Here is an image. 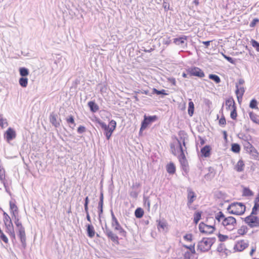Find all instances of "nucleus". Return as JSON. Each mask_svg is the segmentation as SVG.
<instances>
[{
    "label": "nucleus",
    "mask_w": 259,
    "mask_h": 259,
    "mask_svg": "<svg viewBox=\"0 0 259 259\" xmlns=\"http://www.w3.org/2000/svg\"><path fill=\"white\" fill-rule=\"evenodd\" d=\"M209 78L212 79L217 83H219L221 82L220 78L219 76L215 74H209Z\"/></svg>",
    "instance_id": "38"
},
{
    "label": "nucleus",
    "mask_w": 259,
    "mask_h": 259,
    "mask_svg": "<svg viewBox=\"0 0 259 259\" xmlns=\"http://www.w3.org/2000/svg\"><path fill=\"white\" fill-rule=\"evenodd\" d=\"M231 150L233 152L235 153H238L240 151V145L238 144H233L231 147Z\"/></svg>",
    "instance_id": "39"
},
{
    "label": "nucleus",
    "mask_w": 259,
    "mask_h": 259,
    "mask_svg": "<svg viewBox=\"0 0 259 259\" xmlns=\"http://www.w3.org/2000/svg\"><path fill=\"white\" fill-rule=\"evenodd\" d=\"M235 87L236 89L235 91L236 95H244L245 90L243 86H240L239 84H235Z\"/></svg>",
    "instance_id": "29"
},
{
    "label": "nucleus",
    "mask_w": 259,
    "mask_h": 259,
    "mask_svg": "<svg viewBox=\"0 0 259 259\" xmlns=\"http://www.w3.org/2000/svg\"><path fill=\"white\" fill-rule=\"evenodd\" d=\"M171 42V40L170 39H169V37H168L167 38H163V40H162V43L163 44H164V45H168L170 44Z\"/></svg>",
    "instance_id": "60"
},
{
    "label": "nucleus",
    "mask_w": 259,
    "mask_h": 259,
    "mask_svg": "<svg viewBox=\"0 0 259 259\" xmlns=\"http://www.w3.org/2000/svg\"><path fill=\"white\" fill-rule=\"evenodd\" d=\"M0 239L6 243L8 242V239L4 233H2V234H1Z\"/></svg>",
    "instance_id": "55"
},
{
    "label": "nucleus",
    "mask_w": 259,
    "mask_h": 259,
    "mask_svg": "<svg viewBox=\"0 0 259 259\" xmlns=\"http://www.w3.org/2000/svg\"><path fill=\"white\" fill-rule=\"evenodd\" d=\"M259 19L258 18H254L253 19V20L250 22L249 24V26L250 27H254L256 24L258 22Z\"/></svg>",
    "instance_id": "56"
},
{
    "label": "nucleus",
    "mask_w": 259,
    "mask_h": 259,
    "mask_svg": "<svg viewBox=\"0 0 259 259\" xmlns=\"http://www.w3.org/2000/svg\"><path fill=\"white\" fill-rule=\"evenodd\" d=\"M226 119L224 116H222L219 120V124L221 125L224 126L226 124Z\"/></svg>",
    "instance_id": "58"
},
{
    "label": "nucleus",
    "mask_w": 259,
    "mask_h": 259,
    "mask_svg": "<svg viewBox=\"0 0 259 259\" xmlns=\"http://www.w3.org/2000/svg\"><path fill=\"white\" fill-rule=\"evenodd\" d=\"M19 83L22 87L26 88L28 84V78L22 77L19 79Z\"/></svg>",
    "instance_id": "34"
},
{
    "label": "nucleus",
    "mask_w": 259,
    "mask_h": 259,
    "mask_svg": "<svg viewBox=\"0 0 259 259\" xmlns=\"http://www.w3.org/2000/svg\"><path fill=\"white\" fill-rule=\"evenodd\" d=\"M143 199L145 206L147 207V209L149 210L150 208V201L149 197L144 196Z\"/></svg>",
    "instance_id": "44"
},
{
    "label": "nucleus",
    "mask_w": 259,
    "mask_h": 259,
    "mask_svg": "<svg viewBox=\"0 0 259 259\" xmlns=\"http://www.w3.org/2000/svg\"><path fill=\"white\" fill-rule=\"evenodd\" d=\"M162 6L165 11H167L169 9V4L166 2L167 0H163Z\"/></svg>",
    "instance_id": "54"
},
{
    "label": "nucleus",
    "mask_w": 259,
    "mask_h": 259,
    "mask_svg": "<svg viewBox=\"0 0 259 259\" xmlns=\"http://www.w3.org/2000/svg\"><path fill=\"white\" fill-rule=\"evenodd\" d=\"M5 225L6 227V232L9 234L12 241L15 240L16 236L12 222L6 223Z\"/></svg>",
    "instance_id": "14"
},
{
    "label": "nucleus",
    "mask_w": 259,
    "mask_h": 259,
    "mask_svg": "<svg viewBox=\"0 0 259 259\" xmlns=\"http://www.w3.org/2000/svg\"><path fill=\"white\" fill-rule=\"evenodd\" d=\"M250 43L252 46L256 50V51L259 52V42L254 39H251Z\"/></svg>",
    "instance_id": "42"
},
{
    "label": "nucleus",
    "mask_w": 259,
    "mask_h": 259,
    "mask_svg": "<svg viewBox=\"0 0 259 259\" xmlns=\"http://www.w3.org/2000/svg\"><path fill=\"white\" fill-rule=\"evenodd\" d=\"M88 106L91 111L96 112L99 110L98 106L94 102L90 101L88 102Z\"/></svg>",
    "instance_id": "27"
},
{
    "label": "nucleus",
    "mask_w": 259,
    "mask_h": 259,
    "mask_svg": "<svg viewBox=\"0 0 259 259\" xmlns=\"http://www.w3.org/2000/svg\"><path fill=\"white\" fill-rule=\"evenodd\" d=\"M187 73L190 76L202 78L205 76L203 71L198 67H192L186 69Z\"/></svg>",
    "instance_id": "10"
},
{
    "label": "nucleus",
    "mask_w": 259,
    "mask_h": 259,
    "mask_svg": "<svg viewBox=\"0 0 259 259\" xmlns=\"http://www.w3.org/2000/svg\"><path fill=\"white\" fill-rule=\"evenodd\" d=\"M201 212H196L194 215V222L195 224H197L199 221L201 219Z\"/></svg>",
    "instance_id": "41"
},
{
    "label": "nucleus",
    "mask_w": 259,
    "mask_h": 259,
    "mask_svg": "<svg viewBox=\"0 0 259 259\" xmlns=\"http://www.w3.org/2000/svg\"><path fill=\"white\" fill-rule=\"evenodd\" d=\"M224 57L228 62H229L231 64H235V60L233 58H231L230 57L227 56V55H224Z\"/></svg>",
    "instance_id": "52"
},
{
    "label": "nucleus",
    "mask_w": 259,
    "mask_h": 259,
    "mask_svg": "<svg viewBox=\"0 0 259 259\" xmlns=\"http://www.w3.org/2000/svg\"><path fill=\"white\" fill-rule=\"evenodd\" d=\"M19 73L22 77H25L29 74V70L25 67L19 68Z\"/></svg>",
    "instance_id": "32"
},
{
    "label": "nucleus",
    "mask_w": 259,
    "mask_h": 259,
    "mask_svg": "<svg viewBox=\"0 0 259 259\" xmlns=\"http://www.w3.org/2000/svg\"><path fill=\"white\" fill-rule=\"evenodd\" d=\"M227 210L231 214L242 215L245 211L246 207L243 203L235 202L231 203L228 206Z\"/></svg>",
    "instance_id": "5"
},
{
    "label": "nucleus",
    "mask_w": 259,
    "mask_h": 259,
    "mask_svg": "<svg viewBox=\"0 0 259 259\" xmlns=\"http://www.w3.org/2000/svg\"><path fill=\"white\" fill-rule=\"evenodd\" d=\"M138 185H133L130 192V195L131 197L136 198L138 197L139 191L138 190Z\"/></svg>",
    "instance_id": "20"
},
{
    "label": "nucleus",
    "mask_w": 259,
    "mask_h": 259,
    "mask_svg": "<svg viewBox=\"0 0 259 259\" xmlns=\"http://www.w3.org/2000/svg\"><path fill=\"white\" fill-rule=\"evenodd\" d=\"M257 101L255 99L251 100L249 104V107L252 109H257Z\"/></svg>",
    "instance_id": "46"
},
{
    "label": "nucleus",
    "mask_w": 259,
    "mask_h": 259,
    "mask_svg": "<svg viewBox=\"0 0 259 259\" xmlns=\"http://www.w3.org/2000/svg\"><path fill=\"white\" fill-rule=\"evenodd\" d=\"M218 222H221L225 228L229 231L233 230L236 226V219L233 217H225L222 211H219L215 217Z\"/></svg>",
    "instance_id": "2"
},
{
    "label": "nucleus",
    "mask_w": 259,
    "mask_h": 259,
    "mask_svg": "<svg viewBox=\"0 0 259 259\" xmlns=\"http://www.w3.org/2000/svg\"><path fill=\"white\" fill-rule=\"evenodd\" d=\"M13 219L14 221V223L18 228V236L20 238L22 246L23 248H25L26 246V243L25 229L22 226L21 222L19 221L18 214L14 215Z\"/></svg>",
    "instance_id": "3"
},
{
    "label": "nucleus",
    "mask_w": 259,
    "mask_h": 259,
    "mask_svg": "<svg viewBox=\"0 0 259 259\" xmlns=\"http://www.w3.org/2000/svg\"><path fill=\"white\" fill-rule=\"evenodd\" d=\"M158 222V225L157 228L158 230H160V229H162L163 230H164L165 229H166L167 228V223L166 221L162 219L161 220L157 221Z\"/></svg>",
    "instance_id": "24"
},
{
    "label": "nucleus",
    "mask_w": 259,
    "mask_h": 259,
    "mask_svg": "<svg viewBox=\"0 0 259 259\" xmlns=\"http://www.w3.org/2000/svg\"><path fill=\"white\" fill-rule=\"evenodd\" d=\"M57 117L56 114L52 113L50 116V121L55 127H58L60 126V122L57 121Z\"/></svg>",
    "instance_id": "19"
},
{
    "label": "nucleus",
    "mask_w": 259,
    "mask_h": 259,
    "mask_svg": "<svg viewBox=\"0 0 259 259\" xmlns=\"http://www.w3.org/2000/svg\"><path fill=\"white\" fill-rule=\"evenodd\" d=\"M6 138L8 140H12L14 139L16 137L15 132L11 127L9 128L7 131L6 133Z\"/></svg>",
    "instance_id": "21"
},
{
    "label": "nucleus",
    "mask_w": 259,
    "mask_h": 259,
    "mask_svg": "<svg viewBox=\"0 0 259 259\" xmlns=\"http://www.w3.org/2000/svg\"><path fill=\"white\" fill-rule=\"evenodd\" d=\"M140 92L141 94H145L151 97L152 96V95H153V94H152V92L150 93H149L148 90H142L141 91H140Z\"/></svg>",
    "instance_id": "59"
},
{
    "label": "nucleus",
    "mask_w": 259,
    "mask_h": 259,
    "mask_svg": "<svg viewBox=\"0 0 259 259\" xmlns=\"http://www.w3.org/2000/svg\"><path fill=\"white\" fill-rule=\"evenodd\" d=\"M103 203L99 202L98 203V214L99 219L101 218V214L103 213Z\"/></svg>",
    "instance_id": "45"
},
{
    "label": "nucleus",
    "mask_w": 259,
    "mask_h": 259,
    "mask_svg": "<svg viewBox=\"0 0 259 259\" xmlns=\"http://www.w3.org/2000/svg\"><path fill=\"white\" fill-rule=\"evenodd\" d=\"M158 119V117L156 115L153 116H144V120L141 123V126L140 131L141 132L145 130L148 126L152 123L156 121Z\"/></svg>",
    "instance_id": "9"
},
{
    "label": "nucleus",
    "mask_w": 259,
    "mask_h": 259,
    "mask_svg": "<svg viewBox=\"0 0 259 259\" xmlns=\"http://www.w3.org/2000/svg\"><path fill=\"white\" fill-rule=\"evenodd\" d=\"M210 147L209 146L206 145L201 149L202 155L205 157H208L210 154Z\"/></svg>",
    "instance_id": "22"
},
{
    "label": "nucleus",
    "mask_w": 259,
    "mask_h": 259,
    "mask_svg": "<svg viewBox=\"0 0 259 259\" xmlns=\"http://www.w3.org/2000/svg\"><path fill=\"white\" fill-rule=\"evenodd\" d=\"M199 229L201 233L208 235L212 234L215 228L214 225H207L201 222L199 225Z\"/></svg>",
    "instance_id": "11"
},
{
    "label": "nucleus",
    "mask_w": 259,
    "mask_h": 259,
    "mask_svg": "<svg viewBox=\"0 0 259 259\" xmlns=\"http://www.w3.org/2000/svg\"><path fill=\"white\" fill-rule=\"evenodd\" d=\"M244 163L242 160H239L236 165L235 169L238 172H241L244 170Z\"/></svg>",
    "instance_id": "23"
},
{
    "label": "nucleus",
    "mask_w": 259,
    "mask_h": 259,
    "mask_svg": "<svg viewBox=\"0 0 259 259\" xmlns=\"http://www.w3.org/2000/svg\"><path fill=\"white\" fill-rule=\"evenodd\" d=\"M87 226V231L88 236L92 238L94 237L95 234V231L93 226L91 224H88L86 225Z\"/></svg>",
    "instance_id": "18"
},
{
    "label": "nucleus",
    "mask_w": 259,
    "mask_h": 259,
    "mask_svg": "<svg viewBox=\"0 0 259 259\" xmlns=\"http://www.w3.org/2000/svg\"><path fill=\"white\" fill-rule=\"evenodd\" d=\"M182 143H183V146L185 147V140L181 138L180 140H178L177 149L175 148V146L173 145H171V149L172 153L175 155L178 153H180L178 157L179 160L180 162L182 169L187 174L189 171V168L188 162L184 154V150Z\"/></svg>",
    "instance_id": "1"
},
{
    "label": "nucleus",
    "mask_w": 259,
    "mask_h": 259,
    "mask_svg": "<svg viewBox=\"0 0 259 259\" xmlns=\"http://www.w3.org/2000/svg\"><path fill=\"white\" fill-rule=\"evenodd\" d=\"M112 217L111 226L113 228L114 231L118 232L120 236L125 237L126 235V232L122 228L117 219L115 217L113 210H110Z\"/></svg>",
    "instance_id": "6"
},
{
    "label": "nucleus",
    "mask_w": 259,
    "mask_h": 259,
    "mask_svg": "<svg viewBox=\"0 0 259 259\" xmlns=\"http://www.w3.org/2000/svg\"><path fill=\"white\" fill-rule=\"evenodd\" d=\"M66 121L68 124L73 123L75 122L74 118L71 115L66 117Z\"/></svg>",
    "instance_id": "48"
},
{
    "label": "nucleus",
    "mask_w": 259,
    "mask_h": 259,
    "mask_svg": "<svg viewBox=\"0 0 259 259\" xmlns=\"http://www.w3.org/2000/svg\"><path fill=\"white\" fill-rule=\"evenodd\" d=\"M246 232V227L245 226H242L241 228L238 230V234L239 235H244Z\"/></svg>",
    "instance_id": "49"
},
{
    "label": "nucleus",
    "mask_w": 259,
    "mask_h": 259,
    "mask_svg": "<svg viewBox=\"0 0 259 259\" xmlns=\"http://www.w3.org/2000/svg\"><path fill=\"white\" fill-rule=\"evenodd\" d=\"M253 195V193L248 188H244L243 190V195L245 196H251Z\"/></svg>",
    "instance_id": "37"
},
{
    "label": "nucleus",
    "mask_w": 259,
    "mask_h": 259,
    "mask_svg": "<svg viewBox=\"0 0 259 259\" xmlns=\"http://www.w3.org/2000/svg\"><path fill=\"white\" fill-rule=\"evenodd\" d=\"M86 131V128L84 126L80 125L77 128V133L79 134H82Z\"/></svg>",
    "instance_id": "53"
},
{
    "label": "nucleus",
    "mask_w": 259,
    "mask_h": 259,
    "mask_svg": "<svg viewBox=\"0 0 259 259\" xmlns=\"http://www.w3.org/2000/svg\"><path fill=\"white\" fill-rule=\"evenodd\" d=\"M218 237L219 238V240L221 242L225 241L228 238V236L222 235L221 234H219Z\"/></svg>",
    "instance_id": "51"
},
{
    "label": "nucleus",
    "mask_w": 259,
    "mask_h": 259,
    "mask_svg": "<svg viewBox=\"0 0 259 259\" xmlns=\"http://www.w3.org/2000/svg\"><path fill=\"white\" fill-rule=\"evenodd\" d=\"M4 222L5 224H6V223H8L9 222H12V220L10 216H6L5 218H4Z\"/></svg>",
    "instance_id": "61"
},
{
    "label": "nucleus",
    "mask_w": 259,
    "mask_h": 259,
    "mask_svg": "<svg viewBox=\"0 0 259 259\" xmlns=\"http://www.w3.org/2000/svg\"><path fill=\"white\" fill-rule=\"evenodd\" d=\"M244 80L242 78H240L238 80V82L236 83V84H239L240 86H242V85L244 83Z\"/></svg>",
    "instance_id": "62"
},
{
    "label": "nucleus",
    "mask_w": 259,
    "mask_h": 259,
    "mask_svg": "<svg viewBox=\"0 0 259 259\" xmlns=\"http://www.w3.org/2000/svg\"><path fill=\"white\" fill-rule=\"evenodd\" d=\"M244 149L248 152L250 150L252 149L254 147L248 142L246 141L244 144Z\"/></svg>",
    "instance_id": "43"
},
{
    "label": "nucleus",
    "mask_w": 259,
    "mask_h": 259,
    "mask_svg": "<svg viewBox=\"0 0 259 259\" xmlns=\"http://www.w3.org/2000/svg\"><path fill=\"white\" fill-rule=\"evenodd\" d=\"M103 200H104L103 193V192H101L100 195V200H99V202L104 203Z\"/></svg>",
    "instance_id": "64"
},
{
    "label": "nucleus",
    "mask_w": 259,
    "mask_h": 259,
    "mask_svg": "<svg viewBox=\"0 0 259 259\" xmlns=\"http://www.w3.org/2000/svg\"><path fill=\"white\" fill-rule=\"evenodd\" d=\"M248 153L250 154L252 158L259 160V153L254 147L252 149L250 150Z\"/></svg>",
    "instance_id": "25"
},
{
    "label": "nucleus",
    "mask_w": 259,
    "mask_h": 259,
    "mask_svg": "<svg viewBox=\"0 0 259 259\" xmlns=\"http://www.w3.org/2000/svg\"><path fill=\"white\" fill-rule=\"evenodd\" d=\"M187 206L190 208L191 207L192 204L196 200L197 195L196 193L193 191L191 188H188L187 189Z\"/></svg>",
    "instance_id": "12"
},
{
    "label": "nucleus",
    "mask_w": 259,
    "mask_h": 259,
    "mask_svg": "<svg viewBox=\"0 0 259 259\" xmlns=\"http://www.w3.org/2000/svg\"><path fill=\"white\" fill-rule=\"evenodd\" d=\"M249 242L248 240H242L238 241L235 245L234 248L237 251H242L248 246Z\"/></svg>",
    "instance_id": "16"
},
{
    "label": "nucleus",
    "mask_w": 259,
    "mask_h": 259,
    "mask_svg": "<svg viewBox=\"0 0 259 259\" xmlns=\"http://www.w3.org/2000/svg\"><path fill=\"white\" fill-rule=\"evenodd\" d=\"M0 181L4 185H6L5 170L3 166L0 168Z\"/></svg>",
    "instance_id": "30"
},
{
    "label": "nucleus",
    "mask_w": 259,
    "mask_h": 259,
    "mask_svg": "<svg viewBox=\"0 0 259 259\" xmlns=\"http://www.w3.org/2000/svg\"><path fill=\"white\" fill-rule=\"evenodd\" d=\"M152 94H157V95H167V94L166 93L165 91L164 90H161L160 91H158L155 88H153L152 89Z\"/></svg>",
    "instance_id": "40"
},
{
    "label": "nucleus",
    "mask_w": 259,
    "mask_h": 259,
    "mask_svg": "<svg viewBox=\"0 0 259 259\" xmlns=\"http://www.w3.org/2000/svg\"><path fill=\"white\" fill-rule=\"evenodd\" d=\"M194 110V104L192 101H190L189 102V106H188V114L190 116H192L193 115Z\"/></svg>",
    "instance_id": "33"
},
{
    "label": "nucleus",
    "mask_w": 259,
    "mask_h": 259,
    "mask_svg": "<svg viewBox=\"0 0 259 259\" xmlns=\"http://www.w3.org/2000/svg\"><path fill=\"white\" fill-rule=\"evenodd\" d=\"M214 238H204L201 241L198 242L197 249L201 252H205L210 249L211 245L214 242Z\"/></svg>",
    "instance_id": "7"
},
{
    "label": "nucleus",
    "mask_w": 259,
    "mask_h": 259,
    "mask_svg": "<svg viewBox=\"0 0 259 259\" xmlns=\"http://www.w3.org/2000/svg\"><path fill=\"white\" fill-rule=\"evenodd\" d=\"M98 123L100 125L101 128L104 131V135L106 136L107 140H109L113 131L115 130L116 126V122L114 120H111L107 125L105 122L99 120Z\"/></svg>",
    "instance_id": "4"
},
{
    "label": "nucleus",
    "mask_w": 259,
    "mask_h": 259,
    "mask_svg": "<svg viewBox=\"0 0 259 259\" xmlns=\"http://www.w3.org/2000/svg\"><path fill=\"white\" fill-rule=\"evenodd\" d=\"M10 208L12 211L13 215L15 214H18V207L15 204V202L13 201H10Z\"/></svg>",
    "instance_id": "26"
},
{
    "label": "nucleus",
    "mask_w": 259,
    "mask_h": 259,
    "mask_svg": "<svg viewBox=\"0 0 259 259\" xmlns=\"http://www.w3.org/2000/svg\"><path fill=\"white\" fill-rule=\"evenodd\" d=\"M243 219L245 223L250 228L259 227V218L258 217L250 214Z\"/></svg>",
    "instance_id": "8"
},
{
    "label": "nucleus",
    "mask_w": 259,
    "mask_h": 259,
    "mask_svg": "<svg viewBox=\"0 0 259 259\" xmlns=\"http://www.w3.org/2000/svg\"><path fill=\"white\" fill-rule=\"evenodd\" d=\"M144 214V211L141 208H138L135 211V215L137 218H141Z\"/></svg>",
    "instance_id": "35"
},
{
    "label": "nucleus",
    "mask_w": 259,
    "mask_h": 259,
    "mask_svg": "<svg viewBox=\"0 0 259 259\" xmlns=\"http://www.w3.org/2000/svg\"><path fill=\"white\" fill-rule=\"evenodd\" d=\"M166 170L168 174H174L176 171V167L173 163H169L166 167Z\"/></svg>",
    "instance_id": "28"
},
{
    "label": "nucleus",
    "mask_w": 259,
    "mask_h": 259,
    "mask_svg": "<svg viewBox=\"0 0 259 259\" xmlns=\"http://www.w3.org/2000/svg\"><path fill=\"white\" fill-rule=\"evenodd\" d=\"M184 239L188 241L192 240V235L191 234H187L184 236Z\"/></svg>",
    "instance_id": "57"
},
{
    "label": "nucleus",
    "mask_w": 259,
    "mask_h": 259,
    "mask_svg": "<svg viewBox=\"0 0 259 259\" xmlns=\"http://www.w3.org/2000/svg\"><path fill=\"white\" fill-rule=\"evenodd\" d=\"M225 104L227 110H232L236 107L235 101L232 98H229L226 100Z\"/></svg>",
    "instance_id": "17"
},
{
    "label": "nucleus",
    "mask_w": 259,
    "mask_h": 259,
    "mask_svg": "<svg viewBox=\"0 0 259 259\" xmlns=\"http://www.w3.org/2000/svg\"><path fill=\"white\" fill-rule=\"evenodd\" d=\"M250 119L254 123L259 124V119L257 115L253 112H250L249 113Z\"/></svg>",
    "instance_id": "31"
},
{
    "label": "nucleus",
    "mask_w": 259,
    "mask_h": 259,
    "mask_svg": "<svg viewBox=\"0 0 259 259\" xmlns=\"http://www.w3.org/2000/svg\"><path fill=\"white\" fill-rule=\"evenodd\" d=\"M104 233L110 239L112 242L118 244V237L115 233L113 232L108 227L105 226V228H103Z\"/></svg>",
    "instance_id": "13"
},
{
    "label": "nucleus",
    "mask_w": 259,
    "mask_h": 259,
    "mask_svg": "<svg viewBox=\"0 0 259 259\" xmlns=\"http://www.w3.org/2000/svg\"><path fill=\"white\" fill-rule=\"evenodd\" d=\"M243 96V95H236L238 101L239 103L242 102Z\"/></svg>",
    "instance_id": "63"
},
{
    "label": "nucleus",
    "mask_w": 259,
    "mask_h": 259,
    "mask_svg": "<svg viewBox=\"0 0 259 259\" xmlns=\"http://www.w3.org/2000/svg\"><path fill=\"white\" fill-rule=\"evenodd\" d=\"M184 247L186 248L189 249L192 253L194 254L195 253V244L190 246L184 245Z\"/></svg>",
    "instance_id": "50"
},
{
    "label": "nucleus",
    "mask_w": 259,
    "mask_h": 259,
    "mask_svg": "<svg viewBox=\"0 0 259 259\" xmlns=\"http://www.w3.org/2000/svg\"><path fill=\"white\" fill-rule=\"evenodd\" d=\"M237 116V113L236 112V108H234L232 109V111H231V112L230 114V116L232 119L235 120L236 119Z\"/></svg>",
    "instance_id": "47"
},
{
    "label": "nucleus",
    "mask_w": 259,
    "mask_h": 259,
    "mask_svg": "<svg viewBox=\"0 0 259 259\" xmlns=\"http://www.w3.org/2000/svg\"><path fill=\"white\" fill-rule=\"evenodd\" d=\"M259 211V204L258 203L255 202L254 206L253 207L251 214L256 215L258 214Z\"/></svg>",
    "instance_id": "36"
},
{
    "label": "nucleus",
    "mask_w": 259,
    "mask_h": 259,
    "mask_svg": "<svg viewBox=\"0 0 259 259\" xmlns=\"http://www.w3.org/2000/svg\"><path fill=\"white\" fill-rule=\"evenodd\" d=\"M188 36L185 35H182L179 37L174 39V43L178 46H181L182 48H184L187 47V44L186 40L187 39Z\"/></svg>",
    "instance_id": "15"
}]
</instances>
